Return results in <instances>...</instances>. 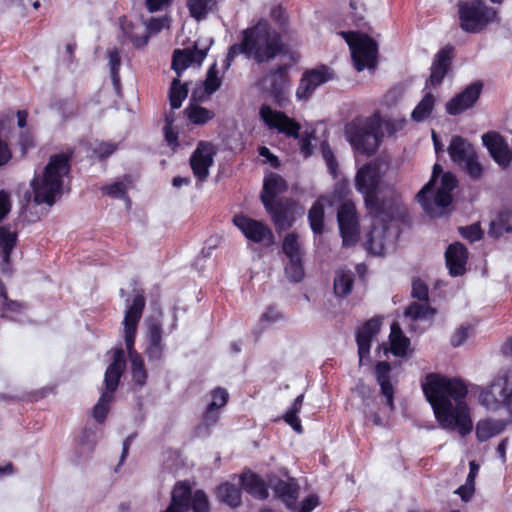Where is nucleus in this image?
<instances>
[{
	"label": "nucleus",
	"mask_w": 512,
	"mask_h": 512,
	"mask_svg": "<svg viewBox=\"0 0 512 512\" xmlns=\"http://www.w3.org/2000/svg\"><path fill=\"white\" fill-rule=\"evenodd\" d=\"M422 389L443 428L462 436L472 431L470 408L465 401L468 388L461 379L431 373L422 382Z\"/></svg>",
	"instance_id": "f257e3e1"
},
{
	"label": "nucleus",
	"mask_w": 512,
	"mask_h": 512,
	"mask_svg": "<svg viewBox=\"0 0 512 512\" xmlns=\"http://www.w3.org/2000/svg\"><path fill=\"white\" fill-rule=\"evenodd\" d=\"M70 170L69 158L65 154L51 156L45 168L35 174L31 181L34 201L37 204L52 205L61 195L64 177Z\"/></svg>",
	"instance_id": "f03ea898"
},
{
	"label": "nucleus",
	"mask_w": 512,
	"mask_h": 512,
	"mask_svg": "<svg viewBox=\"0 0 512 512\" xmlns=\"http://www.w3.org/2000/svg\"><path fill=\"white\" fill-rule=\"evenodd\" d=\"M442 173L440 165L435 164L430 181L418 192L417 200L431 217H438L446 212L452 202V191L457 185L452 173H444L438 182L437 177Z\"/></svg>",
	"instance_id": "7ed1b4c3"
},
{
	"label": "nucleus",
	"mask_w": 512,
	"mask_h": 512,
	"mask_svg": "<svg viewBox=\"0 0 512 512\" xmlns=\"http://www.w3.org/2000/svg\"><path fill=\"white\" fill-rule=\"evenodd\" d=\"M247 58L257 63L274 59L283 50L281 35L265 20L244 30Z\"/></svg>",
	"instance_id": "20e7f679"
},
{
	"label": "nucleus",
	"mask_w": 512,
	"mask_h": 512,
	"mask_svg": "<svg viewBox=\"0 0 512 512\" xmlns=\"http://www.w3.org/2000/svg\"><path fill=\"white\" fill-rule=\"evenodd\" d=\"M144 306V296L141 293L135 294L132 302L127 306L123 320V335L131 363L132 377L135 383L140 386L145 384L147 374L141 355L134 349V343L137 325L141 319Z\"/></svg>",
	"instance_id": "39448f33"
},
{
	"label": "nucleus",
	"mask_w": 512,
	"mask_h": 512,
	"mask_svg": "<svg viewBox=\"0 0 512 512\" xmlns=\"http://www.w3.org/2000/svg\"><path fill=\"white\" fill-rule=\"evenodd\" d=\"M124 351L121 348L113 350V361L107 367L104 377L105 390L93 408V417L98 423H103L110 409L119 380L125 370Z\"/></svg>",
	"instance_id": "423d86ee"
},
{
	"label": "nucleus",
	"mask_w": 512,
	"mask_h": 512,
	"mask_svg": "<svg viewBox=\"0 0 512 512\" xmlns=\"http://www.w3.org/2000/svg\"><path fill=\"white\" fill-rule=\"evenodd\" d=\"M377 119L356 120L346 126V137L357 153L372 154L380 143Z\"/></svg>",
	"instance_id": "0eeeda50"
},
{
	"label": "nucleus",
	"mask_w": 512,
	"mask_h": 512,
	"mask_svg": "<svg viewBox=\"0 0 512 512\" xmlns=\"http://www.w3.org/2000/svg\"><path fill=\"white\" fill-rule=\"evenodd\" d=\"M451 161L461 168L472 180H479L484 174L475 147L461 136H453L447 148Z\"/></svg>",
	"instance_id": "6e6552de"
},
{
	"label": "nucleus",
	"mask_w": 512,
	"mask_h": 512,
	"mask_svg": "<svg viewBox=\"0 0 512 512\" xmlns=\"http://www.w3.org/2000/svg\"><path fill=\"white\" fill-rule=\"evenodd\" d=\"M372 215L371 230L367 233V249L374 255L381 256L391 249L397 237V231L388 224L381 208L370 211Z\"/></svg>",
	"instance_id": "1a4fd4ad"
},
{
	"label": "nucleus",
	"mask_w": 512,
	"mask_h": 512,
	"mask_svg": "<svg viewBox=\"0 0 512 512\" xmlns=\"http://www.w3.org/2000/svg\"><path fill=\"white\" fill-rule=\"evenodd\" d=\"M479 402L488 410L496 411L505 407L512 414V371L499 375L482 389Z\"/></svg>",
	"instance_id": "9d476101"
},
{
	"label": "nucleus",
	"mask_w": 512,
	"mask_h": 512,
	"mask_svg": "<svg viewBox=\"0 0 512 512\" xmlns=\"http://www.w3.org/2000/svg\"><path fill=\"white\" fill-rule=\"evenodd\" d=\"M496 17L494 9L481 1L465 2L459 5L460 27L469 33H479Z\"/></svg>",
	"instance_id": "9b49d317"
},
{
	"label": "nucleus",
	"mask_w": 512,
	"mask_h": 512,
	"mask_svg": "<svg viewBox=\"0 0 512 512\" xmlns=\"http://www.w3.org/2000/svg\"><path fill=\"white\" fill-rule=\"evenodd\" d=\"M341 34L349 45L355 68L358 71L374 68L377 55L376 42L367 35L357 32H342Z\"/></svg>",
	"instance_id": "f8f14e48"
},
{
	"label": "nucleus",
	"mask_w": 512,
	"mask_h": 512,
	"mask_svg": "<svg viewBox=\"0 0 512 512\" xmlns=\"http://www.w3.org/2000/svg\"><path fill=\"white\" fill-rule=\"evenodd\" d=\"M381 181V172L376 164H366L359 168L355 176V187L365 200L369 211L381 208L378 197Z\"/></svg>",
	"instance_id": "ddd939ff"
},
{
	"label": "nucleus",
	"mask_w": 512,
	"mask_h": 512,
	"mask_svg": "<svg viewBox=\"0 0 512 512\" xmlns=\"http://www.w3.org/2000/svg\"><path fill=\"white\" fill-rule=\"evenodd\" d=\"M192 503L193 512H208L209 504L206 494L197 490L191 496V488L185 482H178L172 493L170 505L163 512H187Z\"/></svg>",
	"instance_id": "4468645a"
},
{
	"label": "nucleus",
	"mask_w": 512,
	"mask_h": 512,
	"mask_svg": "<svg viewBox=\"0 0 512 512\" xmlns=\"http://www.w3.org/2000/svg\"><path fill=\"white\" fill-rule=\"evenodd\" d=\"M273 490L278 498L286 505L288 509L294 512H311L319 504V499L316 495L311 494L306 497L298 508L296 501L299 496V486L294 480L278 481Z\"/></svg>",
	"instance_id": "2eb2a0df"
},
{
	"label": "nucleus",
	"mask_w": 512,
	"mask_h": 512,
	"mask_svg": "<svg viewBox=\"0 0 512 512\" xmlns=\"http://www.w3.org/2000/svg\"><path fill=\"white\" fill-rule=\"evenodd\" d=\"M338 226L343 245H355L360 238V228L355 205L352 202L343 203L337 213Z\"/></svg>",
	"instance_id": "dca6fc26"
},
{
	"label": "nucleus",
	"mask_w": 512,
	"mask_h": 512,
	"mask_svg": "<svg viewBox=\"0 0 512 512\" xmlns=\"http://www.w3.org/2000/svg\"><path fill=\"white\" fill-rule=\"evenodd\" d=\"M260 118L271 130H275L286 137L298 138L300 124L293 118L288 117L284 112L275 110L268 105L260 108Z\"/></svg>",
	"instance_id": "f3484780"
},
{
	"label": "nucleus",
	"mask_w": 512,
	"mask_h": 512,
	"mask_svg": "<svg viewBox=\"0 0 512 512\" xmlns=\"http://www.w3.org/2000/svg\"><path fill=\"white\" fill-rule=\"evenodd\" d=\"M333 78V71L326 66H319L305 71L296 90L297 99L307 101L319 86Z\"/></svg>",
	"instance_id": "a211bd4d"
},
{
	"label": "nucleus",
	"mask_w": 512,
	"mask_h": 512,
	"mask_svg": "<svg viewBox=\"0 0 512 512\" xmlns=\"http://www.w3.org/2000/svg\"><path fill=\"white\" fill-rule=\"evenodd\" d=\"M212 40L207 38L201 43L200 40L195 42L194 49H177L174 51L172 68L178 76L191 65L200 66L207 55V51L212 44Z\"/></svg>",
	"instance_id": "6ab92c4d"
},
{
	"label": "nucleus",
	"mask_w": 512,
	"mask_h": 512,
	"mask_svg": "<svg viewBox=\"0 0 512 512\" xmlns=\"http://www.w3.org/2000/svg\"><path fill=\"white\" fill-rule=\"evenodd\" d=\"M233 223L248 240L266 245L273 243L271 229L261 221L239 214L233 217Z\"/></svg>",
	"instance_id": "aec40b11"
},
{
	"label": "nucleus",
	"mask_w": 512,
	"mask_h": 512,
	"mask_svg": "<svg viewBox=\"0 0 512 512\" xmlns=\"http://www.w3.org/2000/svg\"><path fill=\"white\" fill-rule=\"evenodd\" d=\"M412 296L417 298L419 302L410 304L405 311V315L412 320L432 318L435 310L427 303L428 289L423 282L419 280L413 282Z\"/></svg>",
	"instance_id": "412c9836"
},
{
	"label": "nucleus",
	"mask_w": 512,
	"mask_h": 512,
	"mask_svg": "<svg viewBox=\"0 0 512 512\" xmlns=\"http://www.w3.org/2000/svg\"><path fill=\"white\" fill-rule=\"evenodd\" d=\"M215 154L214 146L209 142H200L190 158V165L195 177L204 180L209 175V168L213 164Z\"/></svg>",
	"instance_id": "4be33fe9"
},
{
	"label": "nucleus",
	"mask_w": 512,
	"mask_h": 512,
	"mask_svg": "<svg viewBox=\"0 0 512 512\" xmlns=\"http://www.w3.org/2000/svg\"><path fill=\"white\" fill-rule=\"evenodd\" d=\"M482 142L497 164L502 167H507L510 164L512 154L504 139L498 133L488 132L483 134Z\"/></svg>",
	"instance_id": "5701e85b"
},
{
	"label": "nucleus",
	"mask_w": 512,
	"mask_h": 512,
	"mask_svg": "<svg viewBox=\"0 0 512 512\" xmlns=\"http://www.w3.org/2000/svg\"><path fill=\"white\" fill-rule=\"evenodd\" d=\"M482 84L474 82L466 87L464 91L456 95L446 104V111L450 115H457L472 107L480 96Z\"/></svg>",
	"instance_id": "b1692460"
},
{
	"label": "nucleus",
	"mask_w": 512,
	"mask_h": 512,
	"mask_svg": "<svg viewBox=\"0 0 512 512\" xmlns=\"http://www.w3.org/2000/svg\"><path fill=\"white\" fill-rule=\"evenodd\" d=\"M169 28V19L164 17L151 18L146 23L147 34L139 36L134 32V26L132 24L124 26L123 30L127 37L131 40L136 48L144 47L149 40V35L157 34L163 29Z\"/></svg>",
	"instance_id": "393cba45"
},
{
	"label": "nucleus",
	"mask_w": 512,
	"mask_h": 512,
	"mask_svg": "<svg viewBox=\"0 0 512 512\" xmlns=\"http://www.w3.org/2000/svg\"><path fill=\"white\" fill-rule=\"evenodd\" d=\"M380 325L379 319H370L359 329L357 333V344L360 364H362L364 358L369 355L371 340L378 333Z\"/></svg>",
	"instance_id": "a878e982"
},
{
	"label": "nucleus",
	"mask_w": 512,
	"mask_h": 512,
	"mask_svg": "<svg viewBox=\"0 0 512 512\" xmlns=\"http://www.w3.org/2000/svg\"><path fill=\"white\" fill-rule=\"evenodd\" d=\"M446 265L452 276H459L465 272L467 250L461 243L451 244L445 253Z\"/></svg>",
	"instance_id": "bb28decb"
},
{
	"label": "nucleus",
	"mask_w": 512,
	"mask_h": 512,
	"mask_svg": "<svg viewBox=\"0 0 512 512\" xmlns=\"http://www.w3.org/2000/svg\"><path fill=\"white\" fill-rule=\"evenodd\" d=\"M285 189L286 183L278 174L270 173L265 177L261 200L267 211H272V202Z\"/></svg>",
	"instance_id": "cd10ccee"
},
{
	"label": "nucleus",
	"mask_w": 512,
	"mask_h": 512,
	"mask_svg": "<svg viewBox=\"0 0 512 512\" xmlns=\"http://www.w3.org/2000/svg\"><path fill=\"white\" fill-rule=\"evenodd\" d=\"M391 366L387 362H379L375 368V376L381 388V393L385 397L386 405L390 411L394 410L393 396L394 388L390 382Z\"/></svg>",
	"instance_id": "c85d7f7f"
},
{
	"label": "nucleus",
	"mask_w": 512,
	"mask_h": 512,
	"mask_svg": "<svg viewBox=\"0 0 512 512\" xmlns=\"http://www.w3.org/2000/svg\"><path fill=\"white\" fill-rule=\"evenodd\" d=\"M452 49L445 47L441 49L434 58L431 67L430 82L433 85H438L442 82L446 75L451 62Z\"/></svg>",
	"instance_id": "c756f323"
},
{
	"label": "nucleus",
	"mask_w": 512,
	"mask_h": 512,
	"mask_svg": "<svg viewBox=\"0 0 512 512\" xmlns=\"http://www.w3.org/2000/svg\"><path fill=\"white\" fill-rule=\"evenodd\" d=\"M331 201L327 196H321L312 205L308 213V219L312 231L316 234H322L324 230V209L325 206H332Z\"/></svg>",
	"instance_id": "7c9ffc66"
},
{
	"label": "nucleus",
	"mask_w": 512,
	"mask_h": 512,
	"mask_svg": "<svg viewBox=\"0 0 512 512\" xmlns=\"http://www.w3.org/2000/svg\"><path fill=\"white\" fill-rule=\"evenodd\" d=\"M295 205L275 204L272 202V211H268L272 215V219L277 229L285 230L289 228L295 220Z\"/></svg>",
	"instance_id": "2f4dec72"
},
{
	"label": "nucleus",
	"mask_w": 512,
	"mask_h": 512,
	"mask_svg": "<svg viewBox=\"0 0 512 512\" xmlns=\"http://www.w3.org/2000/svg\"><path fill=\"white\" fill-rule=\"evenodd\" d=\"M147 348L146 353L150 360H158L161 358L164 344L162 342V330L160 325L153 323L149 325L147 332Z\"/></svg>",
	"instance_id": "473e14b6"
},
{
	"label": "nucleus",
	"mask_w": 512,
	"mask_h": 512,
	"mask_svg": "<svg viewBox=\"0 0 512 512\" xmlns=\"http://www.w3.org/2000/svg\"><path fill=\"white\" fill-rule=\"evenodd\" d=\"M506 422L503 420L484 419L476 425V436L479 441H486L504 431Z\"/></svg>",
	"instance_id": "72a5a7b5"
},
{
	"label": "nucleus",
	"mask_w": 512,
	"mask_h": 512,
	"mask_svg": "<svg viewBox=\"0 0 512 512\" xmlns=\"http://www.w3.org/2000/svg\"><path fill=\"white\" fill-rule=\"evenodd\" d=\"M238 484H241L245 491L256 498L264 499L268 496L264 482L253 473H244L238 480Z\"/></svg>",
	"instance_id": "f704fd0d"
},
{
	"label": "nucleus",
	"mask_w": 512,
	"mask_h": 512,
	"mask_svg": "<svg viewBox=\"0 0 512 512\" xmlns=\"http://www.w3.org/2000/svg\"><path fill=\"white\" fill-rule=\"evenodd\" d=\"M228 396V392L223 388H217L211 392V401L208 404L205 415L206 422L211 424L217 421V410L226 405Z\"/></svg>",
	"instance_id": "c9c22d12"
},
{
	"label": "nucleus",
	"mask_w": 512,
	"mask_h": 512,
	"mask_svg": "<svg viewBox=\"0 0 512 512\" xmlns=\"http://www.w3.org/2000/svg\"><path fill=\"white\" fill-rule=\"evenodd\" d=\"M391 352L395 356H404L409 346V339L403 335L401 328L397 322H393L390 332Z\"/></svg>",
	"instance_id": "e433bc0d"
},
{
	"label": "nucleus",
	"mask_w": 512,
	"mask_h": 512,
	"mask_svg": "<svg viewBox=\"0 0 512 512\" xmlns=\"http://www.w3.org/2000/svg\"><path fill=\"white\" fill-rule=\"evenodd\" d=\"M239 485L238 483L232 484L229 482L221 484L217 489V497L230 507H237L241 502Z\"/></svg>",
	"instance_id": "4c0bfd02"
},
{
	"label": "nucleus",
	"mask_w": 512,
	"mask_h": 512,
	"mask_svg": "<svg viewBox=\"0 0 512 512\" xmlns=\"http://www.w3.org/2000/svg\"><path fill=\"white\" fill-rule=\"evenodd\" d=\"M185 114L188 120L195 125H204L215 116V113L212 110L198 104H190L185 109Z\"/></svg>",
	"instance_id": "58836bf2"
},
{
	"label": "nucleus",
	"mask_w": 512,
	"mask_h": 512,
	"mask_svg": "<svg viewBox=\"0 0 512 512\" xmlns=\"http://www.w3.org/2000/svg\"><path fill=\"white\" fill-rule=\"evenodd\" d=\"M435 105V97L430 92L426 93L422 100L416 105L414 110L411 113L412 120L416 122H421L427 119Z\"/></svg>",
	"instance_id": "ea45409f"
},
{
	"label": "nucleus",
	"mask_w": 512,
	"mask_h": 512,
	"mask_svg": "<svg viewBox=\"0 0 512 512\" xmlns=\"http://www.w3.org/2000/svg\"><path fill=\"white\" fill-rule=\"evenodd\" d=\"M353 273L348 270L340 269L336 272L334 278V292L337 296L344 297L352 290Z\"/></svg>",
	"instance_id": "a19ab883"
},
{
	"label": "nucleus",
	"mask_w": 512,
	"mask_h": 512,
	"mask_svg": "<svg viewBox=\"0 0 512 512\" xmlns=\"http://www.w3.org/2000/svg\"><path fill=\"white\" fill-rule=\"evenodd\" d=\"M215 5L216 0H187L190 15L197 20L204 19Z\"/></svg>",
	"instance_id": "79ce46f5"
},
{
	"label": "nucleus",
	"mask_w": 512,
	"mask_h": 512,
	"mask_svg": "<svg viewBox=\"0 0 512 512\" xmlns=\"http://www.w3.org/2000/svg\"><path fill=\"white\" fill-rule=\"evenodd\" d=\"M304 400V395L301 394L297 396L291 405V407L287 410L285 415L283 416L285 422L290 425L297 433L302 432L301 421L298 418V413H300L302 409V404Z\"/></svg>",
	"instance_id": "37998d69"
},
{
	"label": "nucleus",
	"mask_w": 512,
	"mask_h": 512,
	"mask_svg": "<svg viewBox=\"0 0 512 512\" xmlns=\"http://www.w3.org/2000/svg\"><path fill=\"white\" fill-rule=\"evenodd\" d=\"M11 119L6 115L0 116V165L7 163L11 158V152L5 141Z\"/></svg>",
	"instance_id": "c03bdc74"
},
{
	"label": "nucleus",
	"mask_w": 512,
	"mask_h": 512,
	"mask_svg": "<svg viewBox=\"0 0 512 512\" xmlns=\"http://www.w3.org/2000/svg\"><path fill=\"white\" fill-rule=\"evenodd\" d=\"M17 235L7 227H0V248L3 260L8 263L10 252L16 243Z\"/></svg>",
	"instance_id": "a18cd8bd"
},
{
	"label": "nucleus",
	"mask_w": 512,
	"mask_h": 512,
	"mask_svg": "<svg viewBox=\"0 0 512 512\" xmlns=\"http://www.w3.org/2000/svg\"><path fill=\"white\" fill-rule=\"evenodd\" d=\"M188 89L178 78L174 79L170 88L169 100L172 109H178L186 99Z\"/></svg>",
	"instance_id": "49530a36"
},
{
	"label": "nucleus",
	"mask_w": 512,
	"mask_h": 512,
	"mask_svg": "<svg viewBox=\"0 0 512 512\" xmlns=\"http://www.w3.org/2000/svg\"><path fill=\"white\" fill-rule=\"evenodd\" d=\"M283 252L288 259L301 258V249L297 236L294 233H289L285 236L283 241Z\"/></svg>",
	"instance_id": "de8ad7c7"
},
{
	"label": "nucleus",
	"mask_w": 512,
	"mask_h": 512,
	"mask_svg": "<svg viewBox=\"0 0 512 512\" xmlns=\"http://www.w3.org/2000/svg\"><path fill=\"white\" fill-rule=\"evenodd\" d=\"M285 273L290 281H301L304 277V269L302 267L301 258L289 259L285 267Z\"/></svg>",
	"instance_id": "09e8293b"
},
{
	"label": "nucleus",
	"mask_w": 512,
	"mask_h": 512,
	"mask_svg": "<svg viewBox=\"0 0 512 512\" xmlns=\"http://www.w3.org/2000/svg\"><path fill=\"white\" fill-rule=\"evenodd\" d=\"M219 72L216 69V64H213L207 72V76L204 82L205 91L208 94L215 92L222 83V78L219 77Z\"/></svg>",
	"instance_id": "8fccbe9b"
},
{
	"label": "nucleus",
	"mask_w": 512,
	"mask_h": 512,
	"mask_svg": "<svg viewBox=\"0 0 512 512\" xmlns=\"http://www.w3.org/2000/svg\"><path fill=\"white\" fill-rule=\"evenodd\" d=\"M499 225L505 232H512V211H507L500 214L498 223L493 222L491 224L490 233L498 236L502 231H496V226Z\"/></svg>",
	"instance_id": "3c124183"
},
{
	"label": "nucleus",
	"mask_w": 512,
	"mask_h": 512,
	"mask_svg": "<svg viewBox=\"0 0 512 512\" xmlns=\"http://www.w3.org/2000/svg\"><path fill=\"white\" fill-rule=\"evenodd\" d=\"M240 54H245L247 56V49L245 47V34L243 33L242 41L240 44H234L229 48V51L227 53V56L224 60L223 68L225 70L229 69L231 66L232 61L235 57L239 56Z\"/></svg>",
	"instance_id": "603ef678"
},
{
	"label": "nucleus",
	"mask_w": 512,
	"mask_h": 512,
	"mask_svg": "<svg viewBox=\"0 0 512 512\" xmlns=\"http://www.w3.org/2000/svg\"><path fill=\"white\" fill-rule=\"evenodd\" d=\"M405 89L402 85L391 88L383 97V104L387 107L396 105L403 97Z\"/></svg>",
	"instance_id": "864d4df0"
},
{
	"label": "nucleus",
	"mask_w": 512,
	"mask_h": 512,
	"mask_svg": "<svg viewBox=\"0 0 512 512\" xmlns=\"http://www.w3.org/2000/svg\"><path fill=\"white\" fill-rule=\"evenodd\" d=\"M102 191L115 198H124L127 191V184L124 181H118L103 187Z\"/></svg>",
	"instance_id": "5fc2aeb1"
},
{
	"label": "nucleus",
	"mask_w": 512,
	"mask_h": 512,
	"mask_svg": "<svg viewBox=\"0 0 512 512\" xmlns=\"http://www.w3.org/2000/svg\"><path fill=\"white\" fill-rule=\"evenodd\" d=\"M283 319L282 313L274 307L267 308L260 317L262 324H275Z\"/></svg>",
	"instance_id": "6e6d98bb"
},
{
	"label": "nucleus",
	"mask_w": 512,
	"mask_h": 512,
	"mask_svg": "<svg viewBox=\"0 0 512 512\" xmlns=\"http://www.w3.org/2000/svg\"><path fill=\"white\" fill-rule=\"evenodd\" d=\"M92 149L94 154L99 158H105L110 156L116 150V145L108 142H95Z\"/></svg>",
	"instance_id": "4d7b16f0"
},
{
	"label": "nucleus",
	"mask_w": 512,
	"mask_h": 512,
	"mask_svg": "<svg viewBox=\"0 0 512 512\" xmlns=\"http://www.w3.org/2000/svg\"><path fill=\"white\" fill-rule=\"evenodd\" d=\"M108 60L110 71L112 75V79L114 82L118 81V70L121 63L119 53L116 49H111L108 51Z\"/></svg>",
	"instance_id": "13d9d810"
},
{
	"label": "nucleus",
	"mask_w": 512,
	"mask_h": 512,
	"mask_svg": "<svg viewBox=\"0 0 512 512\" xmlns=\"http://www.w3.org/2000/svg\"><path fill=\"white\" fill-rule=\"evenodd\" d=\"M471 335L470 327L458 328L451 337V344L454 347L462 345Z\"/></svg>",
	"instance_id": "bf43d9fd"
},
{
	"label": "nucleus",
	"mask_w": 512,
	"mask_h": 512,
	"mask_svg": "<svg viewBox=\"0 0 512 512\" xmlns=\"http://www.w3.org/2000/svg\"><path fill=\"white\" fill-rule=\"evenodd\" d=\"M322 155H323V158L327 164V167H328V170H329V173L333 176L336 175V170H337V162L334 158V155L330 149V147L326 144H323L322 145Z\"/></svg>",
	"instance_id": "052dcab7"
},
{
	"label": "nucleus",
	"mask_w": 512,
	"mask_h": 512,
	"mask_svg": "<svg viewBox=\"0 0 512 512\" xmlns=\"http://www.w3.org/2000/svg\"><path fill=\"white\" fill-rule=\"evenodd\" d=\"M348 191V183L347 182H339L336 184L334 191L330 195H326L331 201H333V205L339 201H341L347 194Z\"/></svg>",
	"instance_id": "680f3d73"
},
{
	"label": "nucleus",
	"mask_w": 512,
	"mask_h": 512,
	"mask_svg": "<svg viewBox=\"0 0 512 512\" xmlns=\"http://www.w3.org/2000/svg\"><path fill=\"white\" fill-rule=\"evenodd\" d=\"M173 119L170 116L166 117V125L164 127L165 138L170 145L177 144V134L172 127Z\"/></svg>",
	"instance_id": "e2e57ef3"
},
{
	"label": "nucleus",
	"mask_w": 512,
	"mask_h": 512,
	"mask_svg": "<svg viewBox=\"0 0 512 512\" xmlns=\"http://www.w3.org/2000/svg\"><path fill=\"white\" fill-rule=\"evenodd\" d=\"M462 235L470 241H477L481 238V230L478 225H472L462 229Z\"/></svg>",
	"instance_id": "0e129e2a"
},
{
	"label": "nucleus",
	"mask_w": 512,
	"mask_h": 512,
	"mask_svg": "<svg viewBox=\"0 0 512 512\" xmlns=\"http://www.w3.org/2000/svg\"><path fill=\"white\" fill-rule=\"evenodd\" d=\"M11 203L9 196L4 191L0 192V221L9 213Z\"/></svg>",
	"instance_id": "69168bd1"
},
{
	"label": "nucleus",
	"mask_w": 512,
	"mask_h": 512,
	"mask_svg": "<svg viewBox=\"0 0 512 512\" xmlns=\"http://www.w3.org/2000/svg\"><path fill=\"white\" fill-rule=\"evenodd\" d=\"M455 492L462 498V500L468 501L474 493V485L465 482V484L460 486Z\"/></svg>",
	"instance_id": "338daca9"
},
{
	"label": "nucleus",
	"mask_w": 512,
	"mask_h": 512,
	"mask_svg": "<svg viewBox=\"0 0 512 512\" xmlns=\"http://www.w3.org/2000/svg\"><path fill=\"white\" fill-rule=\"evenodd\" d=\"M169 3L170 0H146L147 9L150 12L158 11L167 6Z\"/></svg>",
	"instance_id": "774afa93"
}]
</instances>
